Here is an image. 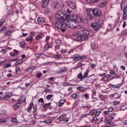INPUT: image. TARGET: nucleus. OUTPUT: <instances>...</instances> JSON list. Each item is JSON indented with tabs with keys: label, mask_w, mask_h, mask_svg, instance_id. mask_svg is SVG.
Wrapping results in <instances>:
<instances>
[{
	"label": "nucleus",
	"mask_w": 127,
	"mask_h": 127,
	"mask_svg": "<svg viewBox=\"0 0 127 127\" xmlns=\"http://www.w3.org/2000/svg\"><path fill=\"white\" fill-rule=\"evenodd\" d=\"M18 60H18V59H14L11 60L10 62H13L14 61L17 62V61H18Z\"/></svg>",
	"instance_id": "obj_61"
},
{
	"label": "nucleus",
	"mask_w": 127,
	"mask_h": 127,
	"mask_svg": "<svg viewBox=\"0 0 127 127\" xmlns=\"http://www.w3.org/2000/svg\"><path fill=\"white\" fill-rule=\"evenodd\" d=\"M20 102H18L15 104L13 106V110H17V109H18V108L20 107Z\"/></svg>",
	"instance_id": "obj_16"
},
{
	"label": "nucleus",
	"mask_w": 127,
	"mask_h": 127,
	"mask_svg": "<svg viewBox=\"0 0 127 127\" xmlns=\"http://www.w3.org/2000/svg\"><path fill=\"white\" fill-rule=\"evenodd\" d=\"M101 27L102 24L100 22L94 23L91 24V27L95 31L100 30V29L101 28Z\"/></svg>",
	"instance_id": "obj_3"
},
{
	"label": "nucleus",
	"mask_w": 127,
	"mask_h": 127,
	"mask_svg": "<svg viewBox=\"0 0 127 127\" xmlns=\"http://www.w3.org/2000/svg\"><path fill=\"white\" fill-rule=\"evenodd\" d=\"M121 8L122 9H123V8H124V9H125V7H126V6H125V2L124 1L121 2Z\"/></svg>",
	"instance_id": "obj_34"
},
{
	"label": "nucleus",
	"mask_w": 127,
	"mask_h": 127,
	"mask_svg": "<svg viewBox=\"0 0 127 127\" xmlns=\"http://www.w3.org/2000/svg\"><path fill=\"white\" fill-rule=\"evenodd\" d=\"M41 55H45L44 54H36L35 55V56L37 57V58H39V57H40Z\"/></svg>",
	"instance_id": "obj_36"
},
{
	"label": "nucleus",
	"mask_w": 127,
	"mask_h": 127,
	"mask_svg": "<svg viewBox=\"0 0 127 127\" xmlns=\"http://www.w3.org/2000/svg\"><path fill=\"white\" fill-rule=\"evenodd\" d=\"M14 53H10V55H11V56H13V57L17 56V55H18V53H19V51L16 50H14Z\"/></svg>",
	"instance_id": "obj_13"
},
{
	"label": "nucleus",
	"mask_w": 127,
	"mask_h": 127,
	"mask_svg": "<svg viewBox=\"0 0 127 127\" xmlns=\"http://www.w3.org/2000/svg\"><path fill=\"white\" fill-rule=\"evenodd\" d=\"M20 44H21V47H22V48H24V47H25V43H24V42H21L20 43Z\"/></svg>",
	"instance_id": "obj_49"
},
{
	"label": "nucleus",
	"mask_w": 127,
	"mask_h": 127,
	"mask_svg": "<svg viewBox=\"0 0 127 127\" xmlns=\"http://www.w3.org/2000/svg\"><path fill=\"white\" fill-rule=\"evenodd\" d=\"M77 78H78V79H80V80H83V75L82 74V73H80L78 75H77Z\"/></svg>",
	"instance_id": "obj_29"
},
{
	"label": "nucleus",
	"mask_w": 127,
	"mask_h": 127,
	"mask_svg": "<svg viewBox=\"0 0 127 127\" xmlns=\"http://www.w3.org/2000/svg\"><path fill=\"white\" fill-rule=\"evenodd\" d=\"M67 71V68L64 66L63 68H61L59 70H57L56 73L57 74H62L65 73Z\"/></svg>",
	"instance_id": "obj_8"
},
{
	"label": "nucleus",
	"mask_w": 127,
	"mask_h": 127,
	"mask_svg": "<svg viewBox=\"0 0 127 127\" xmlns=\"http://www.w3.org/2000/svg\"><path fill=\"white\" fill-rule=\"evenodd\" d=\"M63 18L62 13H61V12H58L56 14V19L60 21Z\"/></svg>",
	"instance_id": "obj_7"
},
{
	"label": "nucleus",
	"mask_w": 127,
	"mask_h": 127,
	"mask_svg": "<svg viewBox=\"0 0 127 127\" xmlns=\"http://www.w3.org/2000/svg\"><path fill=\"white\" fill-rule=\"evenodd\" d=\"M5 94H6L9 98H10V97H12V93H11V92L6 93Z\"/></svg>",
	"instance_id": "obj_40"
},
{
	"label": "nucleus",
	"mask_w": 127,
	"mask_h": 127,
	"mask_svg": "<svg viewBox=\"0 0 127 127\" xmlns=\"http://www.w3.org/2000/svg\"><path fill=\"white\" fill-rule=\"evenodd\" d=\"M5 31H6V27L3 26L0 29V33H1V32H5Z\"/></svg>",
	"instance_id": "obj_24"
},
{
	"label": "nucleus",
	"mask_w": 127,
	"mask_h": 127,
	"mask_svg": "<svg viewBox=\"0 0 127 127\" xmlns=\"http://www.w3.org/2000/svg\"><path fill=\"white\" fill-rule=\"evenodd\" d=\"M55 42L56 44H61L62 41L59 39H57L55 40Z\"/></svg>",
	"instance_id": "obj_42"
},
{
	"label": "nucleus",
	"mask_w": 127,
	"mask_h": 127,
	"mask_svg": "<svg viewBox=\"0 0 127 127\" xmlns=\"http://www.w3.org/2000/svg\"><path fill=\"white\" fill-rule=\"evenodd\" d=\"M105 98V96L102 94H100L99 96V98L100 99V100H104Z\"/></svg>",
	"instance_id": "obj_46"
},
{
	"label": "nucleus",
	"mask_w": 127,
	"mask_h": 127,
	"mask_svg": "<svg viewBox=\"0 0 127 127\" xmlns=\"http://www.w3.org/2000/svg\"><path fill=\"white\" fill-rule=\"evenodd\" d=\"M10 34H11V31H7L5 33V35L7 36L10 35Z\"/></svg>",
	"instance_id": "obj_50"
},
{
	"label": "nucleus",
	"mask_w": 127,
	"mask_h": 127,
	"mask_svg": "<svg viewBox=\"0 0 127 127\" xmlns=\"http://www.w3.org/2000/svg\"><path fill=\"white\" fill-rule=\"evenodd\" d=\"M72 59H73L74 61H79L80 60H85L87 58L86 56L80 57L78 55H75L71 57Z\"/></svg>",
	"instance_id": "obj_4"
},
{
	"label": "nucleus",
	"mask_w": 127,
	"mask_h": 127,
	"mask_svg": "<svg viewBox=\"0 0 127 127\" xmlns=\"http://www.w3.org/2000/svg\"><path fill=\"white\" fill-rule=\"evenodd\" d=\"M52 97H53V95L50 94L46 96V99L47 100H51V98Z\"/></svg>",
	"instance_id": "obj_32"
},
{
	"label": "nucleus",
	"mask_w": 127,
	"mask_h": 127,
	"mask_svg": "<svg viewBox=\"0 0 127 127\" xmlns=\"http://www.w3.org/2000/svg\"><path fill=\"white\" fill-rule=\"evenodd\" d=\"M96 111V110H91V111L89 112V115L90 116H93V115H94V114H95V113H96V111Z\"/></svg>",
	"instance_id": "obj_35"
},
{
	"label": "nucleus",
	"mask_w": 127,
	"mask_h": 127,
	"mask_svg": "<svg viewBox=\"0 0 127 127\" xmlns=\"http://www.w3.org/2000/svg\"><path fill=\"white\" fill-rule=\"evenodd\" d=\"M10 121L12 123H16L17 120L16 118H13L11 119Z\"/></svg>",
	"instance_id": "obj_47"
},
{
	"label": "nucleus",
	"mask_w": 127,
	"mask_h": 127,
	"mask_svg": "<svg viewBox=\"0 0 127 127\" xmlns=\"http://www.w3.org/2000/svg\"><path fill=\"white\" fill-rule=\"evenodd\" d=\"M1 99H3V100H8L9 97L5 94L4 96L1 97Z\"/></svg>",
	"instance_id": "obj_39"
},
{
	"label": "nucleus",
	"mask_w": 127,
	"mask_h": 127,
	"mask_svg": "<svg viewBox=\"0 0 127 127\" xmlns=\"http://www.w3.org/2000/svg\"><path fill=\"white\" fill-rule=\"evenodd\" d=\"M77 66L78 68H80V67H81V69L82 70V66H84V64H78Z\"/></svg>",
	"instance_id": "obj_55"
},
{
	"label": "nucleus",
	"mask_w": 127,
	"mask_h": 127,
	"mask_svg": "<svg viewBox=\"0 0 127 127\" xmlns=\"http://www.w3.org/2000/svg\"><path fill=\"white\" fill-rule=\"evenodd\" d=\"M112 78H113V79H116L117 78H119L120 77L118 74H117V73H114L112 76Z\"/></svg>",
	"instance_id": "obj_37"
},
{
	"label": "nucleus",
	"mask_w": 127,
	"mask_h": 127,
	"mask_svg": "<svg viewBox=\"0 0 127 127\" xmlns=\"http://www.w3.org/2000/svg\"><path fill=\"white\" fill-rule=\"evenodd\" d=\"M61 52H62V53H64V54L67 53V50H62Z\"/></svg>",
	"instance_id": "obj_64"
},
{
	"label": "nucleus",
	"mask_w": 127,
	"mask_h": 127,
	"mask_svg": "<svg viewBox=\"0 0 127 127\" xmlns=\"http://www.w3.org/2000/svg\"><path fill=\"white\" fill-rule=\"evenodd\" d=\"M68 20H78V17L76 15H72L69 16V19Z\"/></svg>",
	"instance_id": "obj_12"
},
{
	"label": "nucleus",
	"mask_w": 127,
	"mask_h": 127,
	"mask_svg": "<svg viewBox=\"0 0 127 127\" xmlns=\"http://www.w3.org/2000/svg\"><path fill=\"white\" fill-rule=\"evenodd\" d=\"M10 65H11V64H6V65H4L3 66V68H7L8 67H9V66H10Z\"/></svg>",
	"instance_id": "obj_48"
},
{
	"label": "nucleus",
	"mask_w": 127,
	"mask_h": 127,
	"mask_svg": "<svg viewBox=\"0 0 127 127\" xmlns=\"http://www.w3.org/2000/svg\"><path fill=\"white\" fill-rule=\"evenodd\" d=\"M122 86V84H119L118 85H113L112 86V88H119V87H121Z\"/></svg>",
	"instance_id": "obj_41"
},
{
	"label": "nucleus",
	"mask_w": 127,
	"mask_h": 127,
	"mask_svg": "<svg viewBox=\"0 0 127 127\" xmlns=\"http://www.w3.org/2000/svg\"><path fill=\"white\" fill-rule=\"evenodd\" d=\"M68 5L71 8H72V9L76 8V4L73 2H70Z\"/></svg>",
	"instance_id": "obj_17"
},
{
	"label": "nucleus",
	"mask_w": 127,
	"mask_h": 127,
	"mask_svg": "<svg viewBox=\"0 0 127 127\" xmlns=\"http://www.w3.org/2000/svg\"><path fill=\"white\" fill-rule=\"evenodd\" d=\"M87 14L90 17L93 18L94 17V9L88 10L87 11Z\"/></svg>",
	"instance_id": "obj_10"
},
{
	"label": "nucleus",
	"mask_w": 127,
	"mask_h": 127,
	"mask_svg": "<svg viewBox=\"0 0 127 127\" xmlns=\"http://www.w3.org/2000/svg\"><path fill=\"white\" fill-rule=\"evenodd\" d=\"M48 49H49V44H46L44 47V50H46V51H47V50H48Z\"/></svg>",
	"instance_id": "obj_31"
},
{
	"label": "nucleus",
	"mask_w": 127,
	"mask_h": 127,
	"mask_svg": "<svg viewBox=\"0 0 127 127\" xmlns=\"http://www.w3.org/2000/svg\"><path fill=\"white\" fill-rule=\"evenodd\" d=\"M60 28L61 30L62 31V32H64V31H66V28H65L61 27Z\"/></svg>",
	"instance_id": "obj_58"
},
{
	"label": "nucleus",
	"mask_w": 127,
	"mask_h": 127,
	"mask_svg": "<svg viewBox=\"0 0 127 127\" xmlns=\"http://www.w3.org/2000/svg\"><path fill=\"white\" fill-rule=\"evenodd\" d=\"M50 0H42V6L43 8L47 7Z\"/></svg>",
	"instance_id": "obj_9"
},
{
	"label": "nucleus",
	"mask_w": 127,
	"mask_h": 127,
	"mask_svg": "<svg viewBox=\"0 0 127 127\" xmlns=\"http://www.w3.org/2000/svg\"><path fill=\"white\" fill-rule=\"evenodd\" d=\"M54 58H60L61 56L60 55H55L54 56Z\"/></svg>",
	"instance_id": "obj_54"
},
{
	"label": "nucleus",
	"mask_w": 127,
	"mask_h": 127,
	"mask_svg": "<svg viewBox=\"0 0 127 127\" xmlns=\"http://www.w3.org/2000/svg\"><path fill=\"white\" fill-rule=\"evenodd\" d=\"M88 73L85 72L84 75H83V79H85V78H88Z\"/></svg>",
	"instance_id": "obj_44"
},
{
	"label": "nucleus",
	"mask_w": 127,
	"mask_h": 127,
	"mask_svg": "<svg viewBox=\"0 0 127 127\" xmlns=\"http://www.w3.org/2000/svg\"><path fill=\"white\" fill-rule=\"evenodd\" d=\"M68 24L70 28H76L79 24L78 20H68Z\"/></svg>",
	"instance_id": "obj_2"
},
{
	"label": "nucleus",
	"mask_w": 127,
	"mask_h": 127,
	"mask_svg": "<svg viewBox=\"0 0 127 127\" xmlns=\"http://www.w3.org/2000/svg\"><path fill=\"white\" fill-rule=\"evenodd\" d=\"M64 103H65V100H60V103H59V107H62V106H63L64 104Z\"/></svg>",
	"instance_id": "obj_25"
},
{
	"label": "nucleus",
	"mask_w": 127,
	"mask_h": 127,
	"mask_svg": "<svg viewBox=\"0 0 127 127\" xmlns=\"http://www.w3.org/2000/svg\"><path fill=\"white\" fill-rule=\"evenodd\" d=\"M38 104L39 105H40V103H41V105L42 106V104H44V100H43V98H40L38 100Z\"/></svg>",
	"instance_id": "obj_21"
},
{
	"label": "nucleus",
	"mask_w": 127,
	"mask_h": 127,
	"mask_svg": "<svg viewBox=\"0 0 127 127\" xmlns=\"http://www.w3.org/2000/svg\"><path fill=\"white\" fill-rule=\"evenodd\" d=\"M42 38V36L40 35H37L36 36V39H37V40H39V39H41Z\"/></svg>",
	"instance_id": "obj_51"
},
{
	"label": "nucleus",
	"mask_w": 127,
	"mask_h": 127,
	"mask_svg": "<svg viewBox=\"0 0 127 127\" xmlns=\"http://www.w3.org/2000/svg\"><path fill=\"white\" fill-rule=\"evenodd\" d=\"M90 35V32L87 30H83L81 31V33H78L76 35V40L79 41V40H81V41H84L88 39V36Z\"/></svg>",
	"instance_id": "obj_1"
},
{
	"label": "nucleus",
	"mask_w": 127,
	"mask_h": 127,
	"mask_svg": "<svg viewBox=\"0 0 127 127\" xmlns=\"http://www.w3.org/2000/svg\"><path fill=\"white\" fill-rule=\"evenodd\" d=\"M49 39H50V37L49 36H47L46 37V42H47V41H49Z\"/></svg>",
	"instance_id": "obj_60"
},
{
	"label": "nucleus",
	"mask_w": 127,
	"mask_h": 127,
	"mask_svg": "<svg viewBox=\"0 0 127 127\" xmlns=\"http://www.w3.org/2000/svg\"><path fill=\"white\" fill-rule=\"evenodd\" d=\"M50 105H51V103H47L45 105H43V108L45 109H47V108H49V107H50Z\"/></svg>",
	"instance_id": "obj_26"
},
{
	"label": "nucleus",
	"mask_w": 127,
	"mask_h": 127,
	"mask_svg": "<svg viewBox=\"0 0 127 127\" xmlns=\"http://www.w3.org/2000/svg\"><path fill=\"white\" fill-rule=\"evenodd\" d=\"M33 40V39L32 38V37L30 36H29L26 38V41H28L29 42L32 41Z\"/></svg>",
	"instance_id": "obj_30"
},
{
	"label": "nucleus",
	"mask_w": 127,
	"mask_h": 127,
	"mask_svg": "<svg viewBox=\"0 0 127 127\" xmlns=\"http://www.w3.org/2000/svg\"><path fill=\"white\" fill-rule=\"evenodd\" d=\"M66 118V114H64L60 116L58 118L59 121H60L61 122H63V121H65V119Z\"/></svg>",
	"instance_id": "obj_15"
},
{
	"label": "nucleus",
	"mask_w": 127,
	"mask_h": 127,
	"mask_svg": "<svg viewBox=\"0 0 127 127\" xmlns=\"http://www.w3.org/2000/svg\"><path fill=\"white\" fill-rule=\"evenodd\" d=\"M21 61V62H20V63H16V64H15V65L16 66V65H18V64H20V63L23 62V60L21 59V60H18V61Z\"/></svg>",
	"instance_id": "obj_53"
},
{
	"label": "nucleus",
	"mask_w": 127,
	"mask_h": 127,
	"mask_svg": "<svg viewBox=\"0 0 127 127\" xmlns=\"http://www.w3.org/2000/svg\"><path fill=\"white\" fill-rule=\"evenodd\" d=\"M33 102H31L29 106L27 108V112L28 113H30V111H31V109H32V107H33Z\"/></svg>",
	"instance_id": "obj_19"
},
{
	"label": "nucleus",
	"mask_w": 127,
	"mask_h": 127,
	"mask_svg": "<svg viewBox=\"0 0 127 127\" xmlns=\"http://www.w3.org/2000/svg\"><path fill=\"white\" fill-rule=\"evenodd\" d=\"M72 98H73V99L74 98H75V99H77V98H78L79 97V95H77V94H73L72 96H71Z\"/></svg>",
	"instance_id": "obj_52"
},
{
	"label": "nucleus",
	"mask_w": 127,
	"mask_h": 127,
	"mask_svg": "<svg viewBox=\"0 0 127 127\" xmlns=\"http://www.w3.org/2000/svg\"><path fill=\"white\" fill-rule=\"evenodd\" d=\"M1 52L2 53H6L7 51H6V50H5V49H2L1 50Z\"/></svg>",
	"instance_id": "obj_63"
},
{
	"label": "nucleus",
	"mask_w": 127,
	"mask_h": 127,
	"mask_svg": "<svg viewBox=\"0 0 127 127\" xmlns=\"http://www.w3.org/2000/svg\"><path fill=\"white\" fill-rule=\"evenodd\" d=\"M30 34H31L30 37H32H32H35V36H36L35 33H33V32H31V33H30Z\"/></svg>",
	"instance_id": "obj_57"
},
{
	"label": "nucleus",
	"mask_w": 127,
	"mask_h": 127,
	"mask_svg": "<svg viewBox=\"0 0 127 127\" xmlns=\"http://www.w3.org/2000/svg\"><path fill=\"white\" fill-rule=\"evenodd\" d=\"M41 76H42V73H39L37 74L36 77L38 78V79H39L40 78H41Z\"/></svg>",
	"instance_id": "obj_45"
},
{
	"label": "nucleus",
	"mask_w": 127,
	"mask_h": 127,
	"mask_svg": "<svg viewBox=\"0 0 127 127\" xmlns=\"http://www.w3.org/2000/svg\"><path fill=\"white\" fill-rule=\"evenodd\" d=\"M45 22V20H44V18H43L39 17L37 18V22L39 24H42V23H44Z\"/></svg>",
	"instance_id": "obj_11"
},
{
	"label": "nucleus",
	"mask_w": 127,
	"mask_h": 127,
	"mask_svg": "<svg viewBox=\"0 0 127 127\" xmlns=\"http://www.w3.org/2000/svg\"><path fill=\"white\" fill-rule=\"evenodd\" d=\"M127 6H126V7H124V14H123V18H126L127 17Z\"/></svg>",
	"instance_id": "obj_20"
},
{
	"label": "nucleus",
	"mask_w": 127,
	"mask_h": 127,
	"mask_svg": "<svg viewBox=\"0 0 127 127\" xmlns=\"http://www.w3.org/2000/svg\"><path fill=\"white\" fill-rule=\"evenodd\" d=\"M34 113H36L37 112V106L35 105L33 107Z\"/></svg>",
	"instance_id": "obj_38"
},
{
	"label": "nucleus",
	"mask_w": 127,
	"mask_h": 127,
	"mask_svg": "<svg viewBox=\"0 0 127 127\" xmlns=\"http://www.w3.org/2000/svg\"><path fill=\"white\" fill-rule=\"evenodd\" d=\"M105 122L106 123H111V122H112L111 119H108L107 118L105 120Z\"/></svg>",
	"instance_id": "obj_43"
},
{
	"label": "nucleus",
	"mask_w": 127,
	"mask_h": 127,
	"mask_svg": "<svg viewBox=\"0 0 127 127\" xmlns=\"http://www.w3.org/2000/svg\"><path fill=\"white\" fill-rule=\"evenodd\" d=\"M106 5V2H102L101 3L98 4V6L99 7H104Z\"/></svg>",
	"instance_id": "obj_27"
},
{
	"label": "nucleus",
	"mask_w": 127,
	"mask_h": 127,
	"mask_svg": "<svg viewBox=\"0 0 127 127\" xmlns=\"http://www.w3.org/2000/svg\"><path fill=\"white\" fill-rule=\"evenodd\" d=\"M20 70V67L19 66H16V73H17L18 71Z\"/></svg>",
	"instance_id": "obj_56"
},
{
	"label": "nucleus",
	"mask_w": 127,
	"mask_h": 127,
	"mask_svg": "<svg viewBox=\"0 0 127 127\" xmlns=\"http://www.w3.org/2000/svg\"><path fill=\"white\" fill-rule=\"evenodd\" d=\"M116 114L115 113H112L110 115L109 118L111 120H114L116 118Z\"/></svg>",
	"instance_id": "obj_23"
},
{
	"label": "nucleus",
	"mask_w": 127,
	"mask_h": 127,
	"mask_svg": "<svg viewBox=\"0 0 127 127\" xmlns=\"http://www.w3.org/2000/svg\"><path fill=\"white\" fill-rule=\"evenodd\" d=\"M52 6L54 8H57V7H58V1H54L52 3Z\"/></svg>",
	"instance_id": "obj_18"
},
{
	"label": "nucleus",
	"mask_w": 127,
	"mask_h": 127,
	"mask_svg": "<svg viewBox=\"0 0 127 127\" xmlns=\"http://www.w3.org/2000/svg\"><path fill=\"white\" fill-rule=\"evenodd\" d=\"M127 109V105H124L120 107L121 111H125Z\"/></svg>",
	"instance_id": "obj_22"
},
{
	"label": "nucleus",
	"mask_w": 127,
	"mask_h": 127,
	"mask_svg": "<svg viewBox=\"0 0 127 127\" xmlns=\"http://www.w3.org/2000/svg\"><path fill=\"white\" fill-rule=\"evenodd\" d=\"M68 26L69 27V22H68V19H65L62 22V27L66 29V28L68 27Z\"/></svg>",
	"instance_id": "obj_5"
},
{
	"label": "nucleus",
	"mask_w": 127,
	"mask_h": 127,
	"mask_svg": "<svg viewBox=\"0 0 127 127\" xmlns=\"http://www.w3.org/2000/svg\"><path fill=\"white\" fill-rule=\"evenodd\" d=\"M55 25L57 28H61L62 27V22L60 21L56 22Z\"/></svg>",
	"instance_id": "obj_14"
},
{
	"label": "nucleus",
	"mask_w": 127,
	"mask_h": 127,
	"mask_svg": "<svg viewBox=\"0 0 127 127\" xmlns=\"http://www.w3.org/2000/svg\"><path fill=\"white\" fill-rule=\"evenodd\" d=\"M77 106H78V102H75L73 103V107H74V108H75V107H77Z\"/></svg>",
	"instance_id": "obj_62"
},
{
	"label": "nucleus",
	"mask_w": 127,
	"mask_h": 127,
	"mask_svg": "<svg viewBox=\"0 0 127 127\" xmlns=\"http://www.w3.org/2000/svg\"><path fill=\"white\" fill-rule=\"evenodd\" d=\"M94 16H100L102 15V11L98 9H93Z\"/></svg>",
	"instance_id": "obj_6"
},
{
	"label": "nucleus",
	"mask_w": 127,
	"mask_h": 127,
	"mask_svg": "<svg viewBox=\"0 0 127 127\" xmlns=\"http://www.w3.org/2000/svg\"><path fill=\"white\" fill-rule=\"evenodd\" d=\"M101 111L96 110L95 117H99V115L101 114Z\"/></svg>",
	"instance_id": "obj_33"
},
{
	"label": "nucleus",
	"mask_w": 127,
	"mask_h": 127,
	"mask_svg": "<svg viewBox=\"0 0 127 127\" xmlns=\"http://www.w3.org/2000/svg\"><path fill=\"white\" fill-rule=\"evenodd\" d=\"M123 35L124 36L127 35V29L124 31L123 32Z\"/></svg>",
	"instance_id": "obj_59"
},
{
	"label": "nucleus",
	"mask_w": 127,
	"mask_h": 127,
	"mask_svg": "<svg viewBox=\"0 0 127 127\" xmlns=\"http://www.w3.org/2000/svg\"><path fill=\"white\" fill-rule=\"evenodd\" d=\"M98 0H86V1L88 2V3H91L92 2L94 3L95 2H97Z\"/></svg>",
	"instance_id": "obj_28"
}]
</instances>
